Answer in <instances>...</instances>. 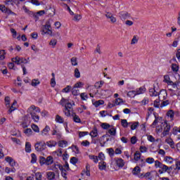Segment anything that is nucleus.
<instances>
[{
  "label": "nucleus",
  "instance_id": "f257e3e1",
  "mask_svg": "<svg viewBox=\"0 0 180 180\" xmlns=\"http://www.w3.org/2000/svg\"><path fill=\"white\" fill-rule=\"evenodd\" d=\"M158 123L160 125L157 126ZM156 127V133H162V137H165V136H168L169 134V131L171 130V125L168 124V121L167 120H162L161 118H155L153 124H151V127Z\"/></svg>",
  "mask_w": 180,
  "mask_h": 180
},
{
  "label": "nucleus",
  "instance_id": "f03ea898",
  "mask_svg": "<svg viewBox=\"0 0 180 180\" xmlns=\"http://www.w3.org/2000/svg\"><path fill=\"white\" fill-rule=\"evenodd\" d=\"M27 112L30 115L32 120L35 122V123H39L40 120V116L37 115V113H40V108L39 107L32 105L28 108Z\"/></svg>",
  "mask_w": 180,
  "mask_h": 180
},
{
  "label": "nucleus",
  "instance_id": "7ed1b4c3",
  "mask_svg": "<svg viewBox=\"0 0 180 180\" xmlns=\"http://www.w3.org/2000/svg\"><path fill=\"white\" fill-rule=\"evenodd\" d=\"M54 168L56 169H60L63 178H64V179H67V171L70 170V165H68V163H65L63 166L61 165L60 164H56L54 165V167L48 169L49 171L50 169H51V171H55Z\"/></svg>",
  "mask_w": 180,
  "mask_h": 180
},
{
  "label": "nucleus",
  "instance_id": "20e7f679",
  "mask_svg": "<svg viewBox=\"0 0 180 180\" xmlns=\"http://www.w3.org/2000/svg\"><path fill=\"white\" fill-rule=\"evenodd\" d=\"M51 23H53V20H48L45 25H42L41 30V34L42 36L48 34L49 36H53V30H51Z\"/></svg>",
  "mask_w": 180,
  "mask_h": 180
},
{
  "label": "nucleus",
  "instance_id": "39448f33",
  "mask_svg": "<svg viewBox=\"0 0 180 180\" xmlns=\"http://www.w3.org/2000/svg\"><path fill=\"white\" fill-rule=\"evenodd\" d=\"M61 106H64L66 109H71L72 106H75V102L74 101H70L69 99L62 98L58 103Z\"/></svg>",
  "mask_w": 180,
  "mask_h": 180
},
{
  "label": "nucleus",
  "instance_id": "423d86ee",
  "mask_svg": "<svg viewBox=\"0 0 180 180\" xmlns=\"http://www.w3.org/2000/svg\"><path fill=\"white\" fill-rule=\"evenodd\" d=\"M54 162V159L52 156H48L46 158L44 157L39 158L40 165H51Z\"/></svg>",
  "mask_w": 180,
  "mask_h": 180
},
{
  "label": "nucleus",
  "instance_id": "0eeeda50",
  "mask_svg": "<svg viewBox=\"0 0 180 180\" xmlns=\"http://www.w3.org/2000/svg\"><path fill=\"white\" fill-rule=\"evenodd\" d=\"M155 168H160V169L158 170L159 174H165V172L168 171L167 166L161 163L158 160L155 161Z\"/></svg>",
  "mask_w": 180,
  "mask_h": 180
},
{
  "label": "nucleus",
  "instance_id": "6e6552de",
  "mask_svg": "<svg viewBox=\"0 0 180 180\" xmlns=\"http://www.w3.org/2000/svg\"><path fill=\"white\" fill-rule=\"evenodd\" d=\"M11 61L15 64H17V65H23V64H27L29 63V59L15 56L11 59Z\"/></svg>",
  "mask_w": 180,
  "mask_h": 180
},
{
  "label": "nucleus",
  "instance_id": "1a4fd4ad",
  "mask_svg": "<svg viewBox=\"0 0 180 180\" xmlns=\"http://www.w3.org/2000/svg\"><path fill=\"white\" fill-rule=\"evenodd\" d=\"M163 82H165L167 85H170L174 89L178 88V84L172 82L171 80V78L169 77V75H166L164 76Z\"/></svg>",
  "mask_w": 180,
  "mask_h": 180
},
{
  "label": "nucleus",
  "instance_id": "9d476101",
  "mask_svg": "<svg viewBox=\"0 0 180 180\" xmlns=\"http://www.w3.org/2000/svg\"><path fill=\"white\" fill-rule=\"evenodd\" d=\"M68 12L70 13V15H71L72 16V20H74V22H79V20H81L82 19V15L81 14H75L72 12V11H71V8H70V7H68Z\"/></svg>",
  "mask_w": 180,
  "mask_h": 180
},
{
  "label": "nucleus",
  "instance_id": "9b49d317",
  "mask_svg": "<svg viewBox=\"0 0 180 180\" xmlns=\"http://www.w3.org/2000/svg\"><path fill=\"white\" fill-rule=\"evenodd\" d=\"M35 150L36 151H38L39 153H41V151H44V150H46V143L37 142L35 144Z\"/></svg>",
  "mask_w": 180,
  "mask_h": 180
},
{
  "label": "nucleus",
  "instance_id": "f8f14e48",
  "mask_svg": "<svg viewBox=\"0 0 180 180\" xmlns=\"http://www.w3.org/2000/svg\"><path fill=\"white\" fill-rule=\"evenodd\" d=\"M158 83L153 84V88L150 89L149 94L150 96H158Z\"/></svg>",
  "mask_w": 180,
  "mask_h": 180
},
{
  "label": "nucleus",
  "instance_id": "ddd939ff",
  "mask_svg": "<svg viewBox=\"0 0 180 180\" xmlns=\"http://www.w3.org/2000/svg\"><path fill=\"white\" fill-rule=\"evenodd\" d=\"M99 141L101 147H103L108 141H109V134L103 135L99 138Z\"/></svg>",
  "mask_w": 180,
  "mask_h": 180
},
{
  "label": "nucleus",
  "instance_id": "4468645a",
  "mask_svg": "<svg viewBox=\"0 0 180 180\" xmlns=\"http://www.w3.org/2000/svg\"><path fill=\"white\" fill-rule=\"evenodd\" d=\"M6 162L8 163V165L12 168L16 167V161L13 160V158L11 156H6L5 158Z\"/></svg>",
  "mask_w": 180,
  "mask_h": 180
},
{
  "label": "nucleus",
  "instance_id": "2eb2a0df",
  "mask_svg": "<svg viewBox=\"0 0 180 180\" xmlns=\"http://www.w3.org/2000/svg\"><path fill=\"white\" fill-rule=\"evenodd\" d=\"M131 15L127 11H121L120 13V18L121 20H126V19H130Z\"/></svg>",
  "mask_w": 180,
  "mask_h": 180
},
{
  "label": "nucleus",
  "instance_id": "dca6fc26",
  "mask_svg": "<svg viewBox=\"0 0 180 180\" xmlns=\"http://www.w3.org/2000/svg\"><path fill=\"white\" fill-rule=\"evenodd\" d=\"M114 162L117 166H118L119 168H123V167H124V160H123L122 158H115Z\"/></svg>",
  "mask_w": 180,
  "mask_h": 180
},
{
  "label": "nucleus",
  "instance_id": "f3484780",
  "mask_svg": "<svg viewBox=\"0 0 180 180\" xmlns=\"http://www.w3.org/2000/svg\"><path fill=\"white\" fill-rule=\"evenodd\" d=\"M159 95V99H160L161 101H165V99H167L168 94L167 93V90L165 89H162L160 91V93L158 94Z\"/></svg>",
  "mask_w": 180,
  "mask_h": 180
},
{
  "label": "nucleus",
  "instance_id": "a211bd4d",
  "mask_svg": "<svg viewBox=\"0 0 180 180\" xmlns=\"http://www.w3.org/2000/svg\"><path fill=\"white\" fill-rule=\"evenodd\" d=\"M50 130H51V129L50 128V126L46 125V127L41 131V136H43V137H46L49 136V134L50 133Z\"/></svg>",
  "mask_w": 180,
  "mask_h": 180
},
{
  "label": "nucleus",
  "instance_id": "6ab92c4d",
  "mask_svg": "<svg viewBox=\"0 0 180 180\" xmlns=\"http://www.w3.org/2000/svg\"><path fill=\"white\" fill-rule=\"evenodd\" d=\"M91 102H92V105H94L95 108H99V106H102V105L105 104V101L103 100H98V101L92 100Z\"/></svg>",
  "mask_w": 180,
  "mask_h": 180
},
{
  "label": "nucleus",
  "instance_id": "aec40b11",
  "mask_svg": "<svg viewBox=\"0 0 180 180\" xmlns=\"http://www.w3.org/2000/svg\"><path fill=\"white\" fill-rule=\"evenodd\" d=\"M105 18L109 19L111 23H116V18L112 14V13H106Z\"/></svg>",
  "mask_w": 180,
  "mask_h": 180
},
{
  "label": "nucleus",
  "instance_id": "412c9836",
  "mask_svg": "<svg viewBox=\"0 0 180 180\" xmlns=\"http://www.w3.org/2000/svg\"><path fill=\"white\" fill-rule=\"evenodd\" d=\"M45 144L49 148H53V147H56V146H57V141H56L54 140H50V141H46Z\"/></svg>",
  "mask_w": 180,
  "mask_h": 180
},
{
  "label": "nucleus",
  "instance_id": "4be33fe9",
  "mask_svg": "<svg viewBox=\"0 0 180 180\" xmlns=\"http://www.w3.org/2000/svg\"><path fill=\"white\" fill-rule=\"evenodd\" d=\"M46 179L48 180H54L56 179V173H54L53 172H47L46 173Z\"/></svg>",
  "mask_w": 180,
  "mask_h": 180
},
{
  "label": "nucleus",
  "instance_id": "5701e85b",
  "mask_svg": "<svg viewBox=\"0 0 180 180\" xmlns=\"http://www.w3.org/2000/svg\"><path fill=\"white\" fill-rule=\"evenodd\" d=\"M108 133L110 136H116V127L111 125V127L108 128Z\"/></svg>",
  "mask_w": 180,
  "mask_h": 180
},
{
  "label": "nucleus",
  "instance_id": "b1692460",
  "mask_svg": "<svg viewBox=\"0 0 180 180\" xmlns=\"http://www.w3.org/2000/svg\"><path fill=\"white\" fill-rule=\"evenodd\" d=\"M49 46H51V49H56L57 46V39L56 38H52L49 41Z\"/></svg>",
  "mask_w": 180,
  "mask_h": 180
},
{
  "label": "nucleus",
  "instance_id": "393cba45",
  "mask_svg": "<svg viewBox=\"0 0 180 180\" xmlns=\"http://www.w3.org/2000/svg\"><path fill=\"white\" fill-rule=\"evenodd\" d=\"M146 91L147 89H146L144 86H141L139 89H136L135 92L136 93V95H143V94H145Z\"/></svg>",
  "mask_w": 180,
  "mask_h": 180
},
{
  "label": "nucleus",
  "instance_id": "a878e982",
  "mask_svg": "<svg viewBox=\"0 0 180 180\" xmlns=\"http://www.w3.org/2000/svg\"><path fill=\"white\" fill-rule=\"evenodd\" d=\"M165 143L170 146L171 148H175V143L174 142V140L171 138H167L165 139Z\"/></svg>",
  "mask_w": 180,
  "mask_h": 180
},
{
  "label": "nucleus",
  "instance_id": "bb28decb",
  "mask_svg": "<svg viewBox=\"0 0 180 180\" xmlns=\"http://www.w3.org/2000/svg\"><path fill=\"white\" fill-rule=\"evenodd\" d=\"M23 133L27 136V137H30V136H33V131L30 128H25L23 129Z\"/></svg>",
  "mask_w": 180,
  "mask_h": 180
},
{
  "label": "nucleus",
  "instance_id": "cd10ccee",
  "mask_svg": "<svg viewBox=\"0 0 180 180\" xmlns=\"http://www.w3.org/2000/svg\"><path fill=\"white\" fill-rule=\"evenodd\" d=\"M91 139H95L98 136V129L96 128L93 129L89 134Z\"/></svg>",
  "mask_w": 180,
  "mask_h": 180
},
{
  "label": "nucleus",
  "instance_id": "c85d7f7f",
  "mask_svg": "<svg viewBox=\"0 0 180 180\" xmlns=\"http://www.w3.org/2000/svg\"><path fill=\"white\" fill-rule=\"evenodd\" d=\"M52 155H53V157H61V155H63V149L59 148L52 152Z\"/></svg>",
  "mask_w": 180,
  "mask_h": 180
},
{
  "label": "nucleus",
  "instance_id": "c756f323",
  "mask_svg": "<svg viewBox=\"0 0 180 180\" xmlns=\"http://www.w3.org/2000/svg\"><path fill=\"white\" fill-rule=\"evenodd\" d=\"M129 124L131 126V130H136L140 126L139 122H129Z\"/></svg>",
  "mask_w": 180,
  "mask_h": 180
},
{
  "label": "nucleus",
  "instance_id": "7c9ffc66",
  "mask_svg": "<svg viewBox=\"0 0 180 180\" xmlns=\"http://www.w3.org/2000/svg\"><path fill=\"white\" fill-rule=\"evenodd\" d=\"M104 84H105V82L103 80H101L95 83L94 87L96 88V89H101V88H102V86H103Z\"/></svg>",
  "mask_w": 180,
  "mask_h": 180
},
{
  "label": "nucleus",
  "instance_id": "2f4dec72",
  "mask_svg": "<svg viewBox=\"0 0 180 180\" xmlns=\"http://www.w3.org/2000/svg\"><path fill=\"white\" fill-rule=\"evenodd\" d=\"M58 145L59 147H61L62 148H64L68 146V142L65 140L59 141L58 142Z\"/></svg>",
  "mask_w": 180,
  "mask_h": 180
},
{
  "label": "nucleus",
  "instance_id": "473e14b6",
  "mask_svg": "<svg viewBox=\"0 0 180 180\" xmlns=\"http://www.w3.org/2000/svg\"><path fill=\"white\" fill-rule=\"evenodd\" d=\"M55 120L56 122V123H59V124H64V118L61 116H60L59 115H56V118Z\"/></svg>",
  "mask_w": 180,
  "mask_h": 180
},
{
  "label": "nucleus",
  "instance_id": "72a5a7b5",
  "mask_svg": "<svg viewBox=\"0 0 180 180\" xmlns=\"http://www.w3.org/2000/svg\"><path fill=\"white\" fill-rule=\"evenodd\" d=\"M123 103H124V101L122 100V98H115V105L116 106H121V105H123Z\"/></svg>",
  "mask_w": 180,
  "mask_h": 180
},
{
  "label": "nucleus",
  "instance_id": "f704fd0d",
  "mask_svg": "<svg viewBox=\"0 0 180 180\" xmlns=\"http://www.w3.org/2000/svg\"><path fill=\"white\" fill-rule=\"evenodd\" d=\"M140 172H141V169L138 166L135 167L132 170L133 175H135L136 176H137Z\"/></svg>",
  "mask_w": 180,
  "mask_h": 180
},
{
  "label": "nucleus",
  "instance_id": "c9c22d12",
  "mask_svg": "<svg viewBox=\"0 0 180 180\" xmlns=\"http://www.w3.org/2000/svg\"><path fill=\"white\" fill-rule=\"evenodd\" d=\"M98 168L101 171H105L106 169V163L104 161H101L98 163Z\"/></svg>",
  "mask_w": 180,
  "mask_h": 180
},
{
  "label": "nucleus",
  "instance_id": "e433bc0d",
  "mask_svg": "<svg viewBox=\"0 0 180 180\" xmlns=\"http://www.w3.org/2000/svg\"><path fill=\"white\" fill-rule=\"evenodd\" d=\"M72 117H73V121L75 122V123H81V118H79V116H78L77 114L73 113L72 115Z\"/></svg>",
  "mask_w": 180,
  "mask_h": 180
},
{
  "label": "nucleus",
  "instance_id": "4c0bfd02",
  "mask_svg": "<svg viewBox=\"0 0 180 180\" xmlns=\"http://www.w3.org/2000/svg\"><path fill=\"white\" fill-rule=\"evenodd\" d=\"M31 85L34 87L39 86V85H40V80H39V79H32L31 82Z\"/></svg>",
  "mask_w": 180,
  "mask_h": 180
},
{
  "label": "nucleus",
  "instance_id": "58836bf2",
  "mask_svg": "<svg viewBox=\"0 0 180 180\" xmlns=\"http://www.w3.org/2000/svg\"><path fill=\"white\" fill-rule=\"evenodd\" d=\"M141 158V153L139 151H136L134 155V160L135 161H140V159Z\"/></svg>",
  "mask_w": 180,
  "mask_h": 180
},
{
  "label": "nucleus",
  "instance_id": "ea45409f",
  "mask_svg": "<svg viewBox=\"0 0 180 180\" xmlns=\"http://www.w3.org/2000/svg\"><path fill=\"white\" fill-rule=\"evenodd\" d=\"M139 43V36L134 35L131 41V45L134 46V44H137Z\"/></svg>",
  "mask_w": 180,
  "mask_h": 180
},
{
  "label": "nucleus",
  "instance_id": "a19ab883",
  "mask_svg": "<svg viewBox=\"0 0 180 180\" xmlns=\"http://www.w3.org/2000/svg\"><path fill=\"white\" fill-rule=\"evenodd\" d=\"M89 160H91L93 162H95V164H98L99 160L98 159V156L94 155H89Z\"/></svg>",
  "mask_w": 180,
  "mask_h": 180
},
{
  "label": "nucleus",
  "instance_id": "79ce46f5",
  "mask_svg": "<svg viewBox=\"0 0 180 180\" xmlns=\"http://www.w3.org/2000/svg\"><path fill=\"white\" fill-rule=\"evenodd\" d=\"M127 95L128 98H134L135 96H137L136 90H132V91H128Z\"/></svg>",
  "mask_w": 180,
  "mask_h": 180
},
{
  "label": "nucleus",
  "instance_id": "37998d69",
  "mask_svg": "<svg viewBox=\"0 0 180 180\" xmlns=\"http://www.w3.org/2000/svg\"><path fill=\"white\" fill-rule=\"evenodd\" d=\"M5 172L6 174H11V172H13V174H15V172H16V169H15V167L10 168L8 167H6L5 168Z\"/></svg>",
  "mask_w": 180,
  "mask_h": 180
},
{
  "label": "nucleus",
  "instance_id": "c03bdc74",
  "mask_svg": "<svg viewBox=\"0 0 180 180\" xmlns=\"http://www.w3.org/2000/svg\"><path fill=\"white\" fill-rule=\"evenodd\" d=\"M25 151L27 153H32V144L30 142L25 143Z\"/></svg>",
  "mask_w": 180,
  "mask_h": 180
},
{
  "label": "nucleus",
  "instance_id": "a18cd8bd",
  "mask_svg": "<svg viewBox=\"0 0 180 180\" xmlns=\"http://www.w3.org/2000/svg\"><path fill=\"white\" fill-rule=\"evenodd\" d=\"M122 151H123V146H117V148H115V150L114 152H115V154L120 155L122 154Z\"/></svg>",
  "mask_w": 180,
  "mask_h": 180
},
{
  "label": "nucleus",
  "instance_id": "49530a36",
  "mask_svg": "<svg viewBox=\"0 0 180 180\" xmlns=\"http://www.w3.org/2000/svg\"><path fill=\"white\" fill-rule=\"evenodd\" d=\"M165 162H167V164H172L174 162V159L169 156H166L164 158Z\"/></svg>",
  "mask_w": 180,
  "mask_h": 180
},
{
  "label": "nucleus",
  "instance_id": "de8ad7c7",
  "mask_svg": "<svg viewBox=\"0 0 180 180\" xmlns=\"http://www.w3.org/2000/svg\"><path fill=\"white\" fill-rule=\"evenodd\" d=\"M75 78H81V72H79V68H75L74 70Z\"/></svg>",
  "mask_w": 180,
  "mask_h": 180
},
{
  "label": "nucleus",
  "instance_id": "09e8293b",
  "mask_svg": "<svg viewBox=\"0 0 180 180\" xmlns=\"http://www.w3.org/2000/svg\"><path fill=\"white\" fill-rule=\"evenodd\" d=\"M18 103V102H16V101H15L12 105L11 106V108L8 110V112L9 113H12L13 112V110H16V104Z\"/></svg>",
  "mask_w": 180,
  "mask_h": 180
},
{
  "label": "nucleus",
  "instance_id": "8fccbe9b",
  "mask_svg": "<svg viewBox=\"0 0 180 180\" xmlns=\"http://www.w3.org/2000/svg\"><path fill=\"white\" fill-rule=\"evenodd\" d=\"M112 125L104 122L101 124V127L103 129V130H109V128H110Z\"/></svg>",
  "mask_w": 180,
  "mask_h": 180
},
{
  "label": "nucleus",
  "instance_id": "3c124183",
  "mask_svg": "<svg viewBox=\"0 0 180 180\" xmlns=\"http://www.w3.org/2000/svg\"><path fill=\"white\" fill-rule=\"evenodd\" d=\"M0 11L3 13H6L8 14V12L9 11V8H6V6H5V5H0Z\"/></svg>",
  "mask_w": 180,
  "mask_h": 180
},
{
  "label": "nucleus",
  "instance_id": "603ef678",
  "mask_svg": "<svg viewBox=\"0 0 180 180\" xmlns=\"http://www.w3.org/2000/svg\"><path fill=\"white\" fill-rule=\"evenodd\" d=\"M167 116L168 117H170L171 120H174V116H175V113L174 112V111L172 110H170L167 112Z\"/></svg>",
  "mask_w": 180,
  "mask_h": 180
},
{
  "label": "nucleus",
  "instance_id": "864d4df0",
  "mask_svg": "<svg viewBox=\"0 0 180 180\" xmlns=\"http://www.w3.org/2000/svg\"><path fill=\"white\" fill-rule=\"evenodd\" d=\"M36 162H37V156H36V154L32 153L31 154V163L36 164Z\"/></svg>",
  "mask_w": 180,
  "mask_h": 180
},
{
  "label": "nucleus",
  "instance_id": "5fc2aeb1",
  "mask_svg": "<svg viewBox=\"0 0 180 180\" xmlns=\"http://www.w3.org/2000/svg\"><path fill=\"white\" fill-rule=\"evenodd\" d=\"M30 16H32V18H34V19L36 20V22H37V20H39V18H40V15H38L37 13L34 12H30Z\"/></svg>",
  "mask_w": 180,
  "mask_h": 180
},
{
  "label": "nucleus",
  "instance_id": "6e6d98bb",
  "mask_svg": "<svg viewBox=\"0 0 180 180\" xmlns=\"http://www.w3.org/2000/svg\"><path fill=\"white\" fill-rule=\"evenodd\" d=\"M31 127L32 129V130L35 132V133H40V128H39V126L32 124L31 125Z\"/></svg>",
  "mask_w": 180,
  "mask_h": 180
},
{
  "label": "nucleus",
  "instance_id": "4d7b16f0",
  "mask_svg": "<svg viewBox=\"0 0 180 180\" xmlns=\"http://www.w3.org/2000/svg\"><path fill=\"white\" fill-rule=\"evenodd\" d=\"M81 146L82 147H89L91 146V142H89L88 140H84L81 142Z\"/></svg>",
  "mask_w": 180,
  "mask_h": 180
},
{
  "label": "nucleus",
  "instance_id": "13d9d810",
  "mask_svg": "<svg viewBox=\"0 0 180 180\" xmlns=\"http://www.w3.org/2000/svg\"><path fill=\"white\" fill-rule=\"evenodd\" d=\"M79 139H82V137H85V136H88L89 132L88 131H78Z\"/></svg>",
  "mask_w": 180,
  "mask_h": 180
},
{
  "label": "nucleus",
  "instance_id": "bf43d9fd",
  "mask_svg": "<svg viewBox=\"0 0 180 180\" xmlns=\"http://www.w3.org/2000/svg\"><path fill=\"white\" fill-rule=\"evenodd\" d=\"M84 85H85V84H84V82H78L75 84V85L73 86V89H75V88H82L84 86Z\"/></svg>",
  "mask_w": 180,
  "mask_h": 180
},
{
  "label": "nucleus",
  "instance_id": "052dcab7",
  "mask_svg": "<svg viewBox=\"0 0 180 180\" xmlns=\"http://www.w3.org/2000/svg\"><path fill=\"white\" fill-rule=\"evenodd\" d=\"M21 127H22V129H27L28 126H30V122H27V121H24L20 124Z\"/></svg>",
  "mask_w": 180,
  "mask_h": 180
},
{
  "label": "nucleus",
  "instance_id": "680f3d73",
  "mask_svg": "<svg viewBox=\"0 0 180 180\" xmlns=\"http://www.w3.org/2000/svg\"><path fill=\"white\" fill-rule=\"evenodd\" d=\"M86 109H88V108L86 105H82L77 108V112H79V113H84V110H86Z\"/></svg>",
  "mask_w": 180,
  "mask_h": 180
},
{
  "label": "nucleus",
  "instance_id": "e2e57ef3",
  "mask_svg": "<svg viewBox=\"0 0 180 180\" xmlns=\"http://www.w3.org/2000/svg\"><path fill=\"white\" fill-rule=\"evenodd\" d=\"M11 33L12 34L13 39H16L18 37V32H16L15 29L11 28L10 29Z\"/></svg>",
  "mask_w": 180,
  "mask_h": 180
},
{
  "label": "nucleus",
  "instance_id": "0e129e2a",
  "mask_svg": "<svg viewBox=\"0 0 180 180\" xmlns=\"http://www.w3.org/2000/svg\"><path fill=\"white\" fill-rule=\"evenodd\" d=\"M70 61H71L72 65H73V66H75V67L77 66V65H78V60H77V58L72 57V58L70 59Z\"/></svg>",
  "mask_w": 180,
  "mask_h": 180
},
{
  "label": "nucleus",
  "instance_id": "69168bd1",
  "mask_svg": "<svg viewBox=\"0 0 180 180\" xmlns=\"http://www.w3.org/2000/svg\"><path fill=\"white\" fill-rule=\"evenodd\" d=\"M121 124H122V127H124V128H127L129 126H130L129 122H127V120H121Z\"/></svg>",
  "mask_w": 180,
  "mask_h": 180
},
{
  "label": "nucleus",
  "instance_id": "338daca9",
  "mask_svg": "<svg viewBox=\"0 0 180 180\" xmlns=\"http://www.w3.org/2000/svg\"><path fill=\"white\" fill-rule=\"evenodd\" d=\"M108 94H109V90H104V89H101L100 91V95L101 96H108Z\"/></svg>",
  "mask_w": 180,
  "mask_h": 180
},
{
  "label": "nucleus",
  "instance_id": "774afa93",
  "mask_svg": "<svg viewBox=\"0 0 180 180\" xmlns=\"http://www.w3.org/2000/svg\"><path fill=\"white\" fill-rule=\"evenodd\" d=\"M80 98L82 101H86L88 99V94L86 93H81Z\"/></svg>",
  "mask_w": 180,
  "mask_h": 180
}]
</instances>
